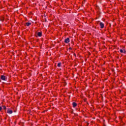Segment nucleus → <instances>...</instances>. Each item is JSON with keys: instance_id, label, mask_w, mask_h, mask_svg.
Segmentation results:
<instances>
[{"instance_id": "3", "label": "nucleus", "mask_w": 126, "mask_h": 126, "mask_svg": "<svg viewBox=\"0 0 126 126\" xmlns=\"http://www.w3.org/2000/svg\"><path fill=\"white\" fill-rule=\"evenodd\" d=\"M1 79L2 80H6V77H5V76L1 75Z\"/></svg>"}, {"instance_id": "9", "label": "nucleus", "mask_w": 126, "mask_h": 126, "mask_svg": "<svg viewBox=\"0 0 126 126\" xmlns=\"http://www.w3.org/2000/svg\"><path fill=\"white\" fill-rule=\"evenodd\" d=\"M26 24L27 26H30V25H31V23H26Z\"/></svg>"}, {"instance_id": "2", "label": "nucleus", "mask_w": 126, "mask_h": 126, "mask_svg": "<svg viewBox=\"0 0 126 126\" xmlns=\"http://www.w3.org/2000/svg\"><path fill=\"white\" fill-rule=\"evenodd\" d=\"M64 43L67 44V43H69V38H67L64 40Z\"/></svg>"}, {"instance_id": "5", "label": "nucleus", "mask_w": 126, "mask_h": 126, "mask_svg": "<svg viewBox=\"0 0 126 126\" xmlns=\"http://www.w3.org/2000/svg\"><path fill=\"white\" fill-rule=\"evenodd\" d=\"M37 35L38 36V37H42V32H37Z\"/></svg>"}, {"instance_id": "8", "label": "nucleus", "mask_w": 126, "mask_h": 126, "mask_svg": "<svg viewBox=\"0 0 126 126\" xmlns=\"http://www.w3.org/2000/svg\"><path fill=\"white\" fill-rule=\"evenodd\" d=\"M61 65H62V63H58L57 66H58V67H61Z\"/></svg>"}, {"instance_id": "11", "label": "nucleus", "mask_w": 126, "mask_h": 126, "mask_svg": "<svg viewBox=\"0 0 126 126\" xmlns=\"http://www.w3.org/2000/svg\"><path fill=\"white\" fill-rule=\"evenodd\" d=\"M1 110H2V108L1 106H0V111H1Z\"/></svg>"}, {"instance_id": "1", "label": "nucleus", "mask_w": 126, "mask_h": 126, "mask_svg": "<svg viewBox=\"0 0 126 126\" xmlns=\"http://www.w3.org/2000/svg\"><path fill=\"white\" fill-rule=\"evenodd\" d=\"M7 113L8 114H12L13 112H12V110L11 109H8L7 110Z\"/></svg>"}, {"instance_id": "6", "label": "nucleus", "mask_w": 126, "mask_h": 126, "mask_svg": "<svg viewBox=\"0 0 126 126\" xmlns=\"http://www.w3.org/2000/svg\"><path fill=\"white\" fill-rule=\"evenodd\" d=\"M72 105L74 108H75V107H76V106H77V104H76V103H75V102H73Z\"/></svg>"}, {"instance_id": "10", "label": "nucleus", "mask_w": 126, "mask_h": 126, "mask_svg": "<svg viewBox=\"0 0 126 126\" xmlns=\"http://www.w3.org/2000/svg\"><path fill=\"white\" fill-rule=\"evenodd\" d=\"M3 109L4 110H6V107H5V106H3Z\"/></svg>"}, {"instance_id": "7", "label": "nucleus", "mask_w": 126, "mask_h": 126, "mask_svg": "<svg viewBox=\"0 0 126 126\" xmlns=\"http://www.w3.org/2000/svg\"><path fill=\"white\" fill-rule=\"evenodd\" d=\"M120 53H126V50L125 49H120Z\"/></svg>"}, {"instance_id": "4", "label": "nucleus", "mask_w": 126, "mask_h": 126, "mask_svg": "<svg viewBox=\"0 0 126 126\" xmlns=\"http://www.w3.org/2000/svg\"><path fill=\"white\" fill-rule=\"evenodd\" d=\"M99 25H100V28H101V29H103V28H104V23L100 22L99 23Z\"/></svg>"}]
</instances>
